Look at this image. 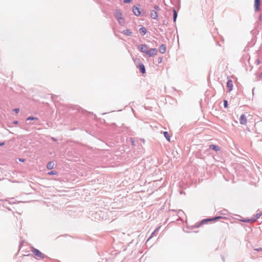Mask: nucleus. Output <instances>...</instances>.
Here are the masks:
<instances>
[{"label": "nucleus", "mask_w": 262, "mask_h": 262, "mask_svg": "<svg viewBox=\"0 0 262 262\" xmlns=\"http://www.w3.org/2000/svg\"><path fill=\"white\" fill-rule=\"evenodd\" d=\"M31 251L36 259H43L45 257V255L43 253L33 247H31Z\"/></svg>", "instance_id": "1"}, {"label": "nucleus", "mask_w": 262, "mask_h": 262, "mask_svg": "<svg viewBox=\"0 0 262 262\" xmlns=\"http://www.w3.org/2000/svg\"><path fill=\"white\" fill-rule=\"evenodd\" d=\"M262 215V213H258L256 214V218H252V219H245V220H243L242 221L243 222H245V223H254L255 222H256V220L257 219H258L259 217H260V216Z\"/></svg>", "instance_id": "2"}, {"label": "nucleus", "mask_w": 262, "mask_h": 262, "mask_svg": "<svg viewBox=\"0 0 262 262\" xmlns=\"http://www.w3.org/2000/svg\"><path fill=\"white\" fill-rule=\"evenodd\" d=\"M158 53V50L155 48H151L150 49H148L147 52V55L149 56H154L156 55Z\"/></svg>", "instance_id": "3"}, {"label": "nucleus", "mask_w": 262, "mask_h": 262, "mask_svg": "<svg viewBox=\"0 0 262 262\" xmlns=\"http://www.w3.org/2000/svg\"><path fill=\"white\" fill-rule=\"evenodd\" d=\"M247 117L245 114H242L239 119V123L242 125H246L247 123Z\"/></svg>", "instance_id": "4"}, {"label": "nucleus", "mask_w": 262, "mask_h": 262, "mask_svg": "<svg viewBox=\"0 0 262 262\" xmlns=\"http://www.w3.org/2000/svg\"><path fill=\"white\" fill-rule=\"evenodd\" d=\"M115 16L117 18L119 22L121 23V20L123 19L122 12L119 10H116L115 12Z\"/></svg>", "instance_id": "5"}, {"label": "nucleus", "mask_w": 262, "mask_h": 262, "mask_svg": "<svg viewBox=\"0 0 262 262\" xmlns=\"http://www.w3.org/2000/svg\"><path fill=\"white\" fill-rule=\"evenodd\" d=\"M138 49L140 51L143 53L147 54V51L148 50V48L146 45H140L138 47Z\"/></svg>", "instance_id": "6"}, {"label": "nucleus", "mask_w": 262, "mask_h": 262, "mask_svg": "<svg viewBox=\"0 0 262 262\" xmlns=\"http://www.w3.org/2000/svg\"><path fill=\"white\" fill-rule=\"evenodd\" d=\"M233 87V82L231 80H229L227 82V88L228 89V92H230L232 90Z\"/></svg>", "instance_id": "7"}, {"label": "nucleus", "mask_w": 262, "mask_h": 262, "mask_svg": "<svg viewBox=\"0 0 262 262\" xmlns=\"http://www.w3.org/2000/svg\"><path fill=\"white\" fill-rule=\"evenodd\" d=\"M260 3V0H254V9L255 11H259L260 10L259 9V5Z\"/></svg>", "instance_id": "8"}, {"label": "nucleus", "mask_w": 262, "mask_h": 262, "mask_svg": "<svg viewBox=\"0 0 262 262\" xmlns=\"http://www.w3.org/2000/svg\"><path fill=\"white\" fill-rule=\"evenodd\" d=\"M133 12L134 14L136 16H139L141 14L140 9L137 7L134 6L133 7Z\"/></svg>", "instance_id": "9"}, {"label": "nucleus", "mask_w": 262, "mask_h": 262, "mask_svg": "<svg viewBox=\"0 0 262 262\" xmlns=\"http://www.w3.org/2000/svg\"><path fill=\"white\" fill-rule=\"evenodd\" d=\"M150 16L152 18L156 19L158 17V14L156 11L151 10L150 11Z\"/></svg>", "instance_id": "10"}, {"label": "nucleus", "mask_w": 262, "mask_h": 262, "mask_svg": "<svg viewBox=\"0 0 262 262\" xmlns=\"http://www.w3.org/2000/svg\"><path fill=\"white\" fill-rule=\"evenodd\" d=\"M159 52L162 53V54H164L166 52V46L164 44L162 45L160 48H159Z\"/></svg>", "instance_id": "11"}, {"label": "nucleus", "mask_w": 262, "mask_h": 262, "mask_svg": "<svg viewBox=\"0 0 262 262\" xmlns=\"http://www.w3.org/2000/svg\"><path fill=\"white\" fill-rule=\"evenodd\" d=\"M54 165H55L54 163L52 161H50L47 164V168L48 169H52L54 168Z\"/></svg>", "instance_id": "12"}, {"label": "nucleus", "mask_w": 262, "mask_h": 262, "mask_svg": "<svg viewBox=\"0 0 262 262\" xmlns=\"http://www.w3.org/2000/svg\"><path fill=\"white\" fill-rule=\"evenodd\" d=\"M209 147H210V148H211L215 151H220V147L217 145L212 144L209 146Z\"/></svg>", "instance_id": "13"}, {"label": "nucleus", "mask_w": 262, "mask_h": 262, "mask_svg": "<svg viewBox=\"0 0 262 262\" xmlns=\"http://www.w3.org/2000/svg\"><path fill=\"white\" fill-rule=\"evenodd\" d=\"M139 70H140L141 72H142L143 74L145 73V69L144 67V66L143 64L141 63L139 65L138 67Z\"/></svg>", "instance_id": "14"}, {"label": "nucleus", "mask_w": 262, "mask_h": 262, "mask_svg": "<svg viewBox=\"0 0 262 262\" xmlns=\"http://www.w3.org/2000/svg\"><path fill=\"white\" fill-rule=\"evenodd\" d=\"M222 218H223V217L221 216H216V217H215L214 218L206 219V220H204V222L213 221H215V220H216L217 219H222Z\"/></svg>", "instance_id": "15"}, {"label": "nucleus", "mask_w": 262, "mask_h": 262, "mask_svg": "<svg viewBox=\"0 0 262 262\" xmlns=\"http://www.w3.org/2000/svg\"><path fill=\"white\" fill-rule=\"evenodd\" d=\"M122 33L127 36H130L132 34V32L129 30L126 29L122 31Z\"/></svg>", "instance_id": "16"}, {"label": "nucleus", "mask_w": 262, "mask_h": 262, "mask_svg": "<svg viewBox=\"0 0 262 262\" xmlns=\"http://www.w3.org/2000/svg\"><path fill=\"white\" fill-rule=\"evenodd\" d=\"M140 33L143 35H145L146 33V29L145 27H142L140 29Z\"/></svg>", "instance_id": "17"}, {"label": "nucleus", "mask_w": 262, "mask_h": 262, "mask_svg": "<svg viewBox=\"0 0 262 262\" xmlns=\"http://www.w3.org/2000/svg\"><path fill=\"white\" fill-rule=\"evenodd\" d=\"M163 134H164V137L166 138V139L168 141H170V136L169 135V134L167 132H164L163 133Z\"/></svg>", "instance_id": "18"}, {"label": "nucleus", "mask_w": 262, "mask_h": 262, "mask_svg": "<svg viewBox=\"0 0 262 262\" xmlns=\"http://www.w3.org/2000/svg\"><path fill=\"white\" fill-rule=\"evenodd\" d=\"M173 21L175 22L177 17V13L175 9H173Z\"/></svg>", "instance_id": "19"}, {"label": "nucleus", "mask_w": 262, "mask_h": 262, "mask_svg": "<svg viewBox=\"0 0 262 262\" xmlns=\"http://www.w3.org/2000/svg\"><path fill=\"white\" fill-rule=\"evenodd\" d=\"M57 172L55 170H52L48 173V174L49 175H56V174H57Z\"/></svg>", "instance_id": "20"}, {"label": "nucleus", "mask_w": 262, "mask_h": 262, "mask_svg": "<svg viewBox=\"0 0 262 262\" xmlns=\"http://www.w3.org/2000/svg\"><path fill=\"white\" fill-rule=\"evenodd\" d=\"M224 105L226 108L228 107V102L226 100H224Z\"/></svg>", "instance_id": "21"}, {"label": "nucleus", "mask_w": 262, "mask_h": 262, "mask_svg": "<svg viewBox=\"0 0 262 262\" xmlns=\"http://www.w3.org/2000/svg\"><path fill=\"white\" fill-rule=\"evenodd\" d=\"M37 118H35V117H30L29 118H27V120H36Z\"/></svg>", "instance_id": "22"}, {"label": "nucleus", "mask_w": 262, "mask_h": 262, "mask_svg": "<svg viewBox=\"0 0 262 262\" xmlns=\"http://www.w3.org/2000/svg\"><path fill=\"white\" fill-rule=\"evenodd\" d=\"M154 8L155 10H156L157 11L160 10V8H159V6H158L157 5L155 6Z\"/></svg>", "instance_id": "23"}, {"label": "nucleus", "mask_w": 262, "mask_h": 262, "mask_svg": "<svg viewBox=\"0 0 262 262\" xmlns=\"http://www.w3.org/2000/svg\"><path fill=\"white\" fill-rule=\"evenodd\" d=\"M14 111L16 113H18L19 111V110L18 108H15L14 110Z\"/></svg>", "instance_id": "24"}, {"label": "nucleus", "mask_w": 262, "mask_h": 262, "mask_svg": "<svg viewBox=\"0 0 262 262\" xmlns=\"http://www.w3.org/2000/svg\"><path fill=\"white\" fill-rule=\"evenodd\" d=\"M132 0H124V2L125 3H130L131 2Z\"/></svg>", "instance_id": "25"}, {"label": "nucleus", "mask_w": 262, "mask_h": 262, "mask_svg": "<svg viewBox=\"0 0 262 262\" xmlns=\"http://www.w3.org/2000/svg\"><path fill=\"white\" fill-rule=\"evenodd\" d=\"M19 161L21 162H24L25 161V159H19Z\"/></svg>", "instance_id": "26"}, {"label": "nucleus", "mask_w": 262, "mask_h": 262, "mask_svg": "<svg viewBox=\"0 0 262 262\" xmlns=\"http://www.w3.org/2000/svg\"><path fill=\"white\" fill-rule=\"evenodd\" d=\"M257 126H258V127H260V126H262V122H261V123H258V124H257Z\"/></svg>", "instance_id": "27"}, {"label": "nucleus", "mask_w": 262, "mask_h": 262, "mask_svg": "<svg viewBox=\"0 0 262 262\" xmlns=\"http://www.w3.org/2000/svg\"><path fill=\"white\" fill-rule=\"evenodd\" d=\"M4 144H5V142H4L0 143V146H3Z\"/></svg>", "instance_id": "28"}, {"label": "nucleus", "mask_w": 262, "mask_h": 262, "mask_svg": "<svg viewBox=\"0 0 262 262\" xmlns=\"http://www.w3.org/2000/svg\"><path fill=\"white\" fill-rule=\"evenodd\" d=\"M14 123L15 124H17L18 123V121H15L14 122Z\"/></svg>", "instance_id": "29"}, {"label": "nucleus", "mask_w": 262, "mask_h": 262, "mask_svg": "<svg viewBox=\"0 0 262 262\" xmlns=\"http://www.w3.org/2000/svg\"><path fill=\"white\" fill-rule=\"evenodd\" d=\"M248 117H251V118H252V116L251 115H248Z\"/></svg>", "instance_id": "30"}, {"label": "nucleus", "mask_w": 262, "mask_h": 262, "mask_svg": "<svg viewBox=\"0 0 262 262\" xmlns=\"http://www.w3.org/2000/svg\"><path fill=\"white\" fill-rule=\"evenodd\" d=\"M260 76L262 78V72L260 73Z\"/></svg>", "instance_id": "31"}, {"label": "nucleus", "mask_w": 262, "mask_h": 262, "mask_svg": "<svg viewBox=\"0 0 262 262\" xmlns=\"http://www.w3.org/2000/svg\"><path fill=\"white\" fill-rule=\"evenodd\" d=\"M259 130V131L261 132V133H262V130H260V129Z\"/></svg>", "instance_id": "32"}]
</instances>
